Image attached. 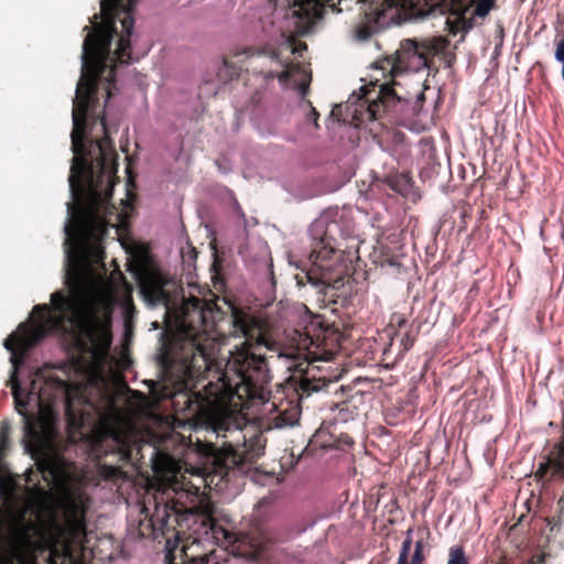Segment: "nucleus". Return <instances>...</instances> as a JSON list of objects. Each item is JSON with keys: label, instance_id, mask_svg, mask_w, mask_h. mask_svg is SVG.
<instances>
[{"label": "nucleus", "instance_id": "nucleus-30", "mask_svg": "<svg viewBox=\"0 0 564 564\" xmlns=\"http://www.w3.org/2000/svg\"><path fill=\"white\" fill-rule=\"evenodd\" d=\"M412 532H413V529L410 528L408 531H406V538L405 539H412Z\"/></svg>", "mask_w": 564, "mask_h": 564}, {"label": "nucleus", "instance_id": "nucleus-31", "mask_svg": "<svg viewBox=\"0 0 564 564\" xmlns=\"http://www.w3.org/2000/svg\"><path fill=\"white\" fill-rule=\"evenodd\" d=\"M4 494V487L2 481L0 480V497Z\"/></svg>", "mask_w": 564, "mask_h": 564}, {"label": "nucleus", "instance_id": "nucleus-25", "mask_svg": "<svg viewBox=\"0 0 564 564\" xmlns=\"http://www.w3.org/2000/svg\"><path fill=\"white\" fill-rule=\"evenodd\" d=\"M23 558H24L23 554L20 551L15 550V551H13L11 556L7 560V564H13L14 560L22 562Z\"/></svg>", "mask_w": 564, "mask_h": 564}, {"label": "nucleus", "instance_id": "nucleus-27", "mask_svg": "<svg viewBox=\"0 0 564 564\" xmlns=\"http://www.w3.org/2000/svg\"><path fill=\"white\" fill-rule=\"evenodd\" d=\"M546 555L544 553L534 555L527 564H544Z\"/></svg>", "mask_w": 564, "mask_h": 564}, {"label": "nucleus", "instance_id": "nucleus-8", "mask_svg": "<svg viewBox=\"0 0 564 564\" xmlns=\"http://www.w3.org/2000/svg\"><path fill=\"white\" fill-rule=\"evenodd\" d=\"M290 4V13L292 15L295 31L300 35L307 34L313 26L323 19L326 8L332 12L339 13L341 11L338 6L341 2H288Z\"/></svg>", "mask_w": 564, "mask_h": 564}, {"label": "nucleus", "instance_id": "nucleus-39", "mask_svg": "<svg viewBox=\"0 0 564 564\" xmlns=\"http://www.w3.org/2000/svg\"><path fill=\"white\" fill-rule=\"evenodd\" d=\"M393 335H395V336L399 335V330H394Z\"/></svg>", "mask_w": 564, "mask_h": 564}, {"label": "nucleus", "instance_id": "nucleus-23", "mask_svg": "<svg viewBox=\"0 0 564 564\" xmlns=\"http://www.w3.org/2000/svg\"><path fill=\"white\" fill-rule=\"evenodd\" d=\"M9 443L8 430L2 427L0 430V452H2Z\"/></svg>", "mask_w": 564, "mask_h": 564}, {"label": "nucleus", "instance_id": "nucleus-7", "mask_svg": "<svg viewBox=\"0 0 564 564\" xmlns=\"http://www.w3.org/2000/svg\"><path fill=\"white\" fill-rule=\"evenodd\" d=\"M289 539L290 535L283 534L279 527L256 524L248 532L239 533L236 539V547L240 556L257 560L271 545Z\"/></svg>", "mask_w": 564, "mask_h": 564}, {"label": "nucleus", "instance_id": "nucleus-21", "mask_svg": "<svg viewBox=\"0 0 564 564\" xmlns=\"http://www.w3.org/2000/svg\"><path fill=\"white\" fill-rule=\"evenodd\" d=\"M414 341H415V338L412 335L411 330H406L401 337V341H400L401 349H400L399 355H402V354L406 352L408 350H410L412 348Z\"/></svg>", "mask_w": 564, "mask_h": 564}, {"label": "nucleus", "instance_id": "nucleus-32", "mask_svg": "<svg viewBox=\"0 0 564 564\" xmlns=\"http://www.w3.org/2000/svg\"><path fill=\"white\" fill-rule=\"evenodd\" d=\"M424 99H425L424 94H423V93H421V94L419 95L417 102H421V101H423Z\"/></svg>", "mask_w": 564, "mask_h": 564}, {"label": "nucleus", "instance_id": "nucleus-17", "mask_svg": "<svg viewBox=\"0 0 564 564\" xmlns=\"http://www.w3.org/2000/svg\"><path fill=\"white\" fill-rule=\"evenodd\" d=\"M240 70V66H237L235 62L225 57L223 61V67L219 68L218 76L227 79H232L239 76Z\"/></svg>", "mask_w": 564, "mask_h": 564}, {"label": "nucleus", "instance_id": "nucleus-19", "mask_svg": "<svg viewBox=\"0 0 564 564\" xmlns=\"http://www.w3.org/2000/svg\"><path fill=\"white\" fill-rule=\"evenodd\" d=\"M425 560L424 555V542L423 540H419L415 542L414 546V553L412 555L411 561H406V564H422V562Z\"/></svg>", "mask_w": 564, "mask_h": 564}, {"label": "nucleus", "instance_id": "nucleus-22", "mask_svg": "<svg viewBox=\"0 0 564 564\" xmlns=\"http://www.w3.org/2000/svg\"><path fill=\"white\" fill-rule=\"evenodd\" d=\"M408 325V319L399 313H394L390 319V326H397L398 329H402Z\"/></svg>", "mask_w": 564, "mask_h": 564}, {"label": "nucleus", "instance_id": "nucleus-15", "mask_svg": "<svg viewBox=\"0 0 564 564\" xmlns=\"http://www.w3.org/2000/svg\"><path fill=\"white\" fill-rule=\"evenodd\" d=\"M387 183L394 192L404 195L411 187V177L408 174L389 176Z\"/></svg>", "mask_w": 564, "mask_h": 564}, {"label": "nucleus", "instance_id": "nucleus-13", "mask_svg": "<svg viewBox=\"0 0 564 564\" xmlns=\"http://www.w3.org/2000/svg\"><path fill=\"white\" fill-rule=\"evenodd\" d=\"M110 441L116 445L117 452L120 455V458L123 460H128L131 457V446L129 436L119 432L113 431L110 437Z\"/></svg>", "mask_w": 564, "mask_h": 564}, {"label": "nucleus", "instance_id": "nucleus-3", "mask_svg": "<svg viewBox=\"0 0 564 564\" xmlns=\"http://www.w3.org/2000/svg\"><path fill=\"white\" fill-rule=\"evenodd\" d=\"M360 20L355 36L366 41L375 33L393 24L417 23L427 19L446 17V30L460 42L476 25L482 24L496 2H360Z\"/></svg>", "mask_w": 564, "mask_h": 564}, {"label": "nucleus", "instance_id": "nucleus-26", "mask_svg": "<svg viewBox=\"0 0 564 564\" xmlns=\"http://www.w3.org/2000/svg\"><path fill=\"white\" fill-rule=\"evenodd\" d=\"M165 564H177L174 550L167 549V552L165 554Z\"/></svg>", "mask_w": 564, "mask_h": 564}, {"label": "nucleus", "instance_id": "nucleus-33", "mask_svg": "<svg viewBox=\"0 0 564 564\" xmlns=\"http://www.w3.org/2000/svg\"><path fill=\"white\" fill-rule=\"evenodd\" d=\"M39 491L42 496L46 497L47 496V491L42 489V488H39Z\"/></svg>", "mask_w": 564, "mask_h": 564}, {"label": "nucleus", "instance_id": "nucleus-34", "mask_svg": "<svg viewBox=\"0 0 564 564\" xmlns=\"http://www.w3.org/2000/svg\"><path fill=\"white\" fill-rule=\"evenodd\" d=\"M68 210H69V213H73V210H74V206L69 204V205H68Z\"/></svg>", "mask_w": 564, "mask_h": 564}, {"label": "nucleus", "instance_id": "nucleus-12", "mask_svg": "<svg viewBox=\"0 0 564 564\" xmlns=\"http://www.w3.org/2000/svg\"><path fill=\"white\" fill-rule=\"evenodd\" d=\"M365 393L358 391L346 400L336 404L334 411V421L347 423L357 419L366 409Z\"/></svg>", "mask_w": 564, "mask_h": 564}, {"label": "nucleus", "instance_id": "nucleus-38", "mask_svg": "<svg viewBox=\"0 0 564 564\" xmlns=\"http://www.w3.org/2000/svg\"><path fill=\"white\" fill-rule=\"evenodd\" d=\"M154 468H155V469H159V468H160L158 463H155V464H154Z\"/></svg>", "mask_w": 564, "mask_h": 564}, {"label": "nucleus", "instance_id": "nucleus-29", "mask_svg": "<svg viewBox=\"0 0 564 564\" xmlns=\"http://www.w3.org/2000/svg\"><path fill=\"white\" fill-rule=\"evenodd\" d=\"M242 55H246L247 57H248V56H250V50H246V51H243V52H241V53H236V54L234 55V57L239 58V57H240V56H242ZM240 61H241V59H238V62H240Z\"/></svg>", "mask_w": 564, "mask_h": 564}, {"label": "nucleus", "instance_id": "nucleus-10", "mask_svg": "<svg viewBox=\"0 0 564 564\" xmlns=\"http://www.w3.org/2000/svg\"><path fill=\"white\" fill-rule=\"evenodd\" d=\"M362 91V96L368 102L369 117L373 120L381 118L383 113L389 112L400 101L393 87L387 83L379 85L378 90L376 84H373L372 89L364 87Z\"/></svg>", "mask_w": 564, "mask_h": 564}, {"label": "nucleus", "instance_id": "nucleus-16", "mask_svg": "<svg viewBox=\"0 0 564 564\" xmlns=\"http://www.w3.org/2000/svg\"><path fill=\"white\" fill-rule=\"evenodd\" d=\"M147 295L153 301H165L167 299V293L164 290L163 285L159 282H151L143 286Z\"/></svg>", "mask_w": 564, "mask_h": 564}, {"label": "nucleus", "instance_id": "nucleus-9", "mask_svg": "<svg viewBox=\"0 0 564 564\" xmlns=\"http://www.w3.org/2000/svg\"><path fill=\"white\" fill-rule=\"evenodd\" d=\"M89 502V497L84 492H65L62 509L65 523L72 532L79 534L86 531V513Z\"/></svg>", "mask_w": 564, "mask_h": 564}, {"label": "nucleus", "instance_id": "nucleus-14", "mask_svg": "<svg viewBox=\"0 0 564 564\" xmlns=\"http://www.w3.org/2000/svg\"><path fill=\"white\" fill-rule=\"evenodd\" d=\"M37 469L47 485L54 484L59 477V469L57 465L51 459H43L37 462Z\"/></svg>", "mask_w": 564, "mask_h": 564}, {"label": "nucleus", "instance_id": "nucleus-1", "mask_svg": "<svg viewBox=\"0 0 564 564\" xmlns=\"http://www.w3.org/2000/svg\"><path fill=\"white\" fill-rule=\"evenodd\" d=\"M132 34H86L82 52V74L73 100L72 150L73 164L68 177L69 191L74 198L87 189L90 203L66 225V282L72 291L66 296L62 291L51 295L52 307L37 304L33 312L39 316L34 324L21 323L3 343L11 352L12 375L10 378L15 410L24 419L25 436L32 442H42L45 434L64 411L72 426L84 423L86 413L82 406L88 404L77 384L58 378L50 368L37 369L30 382L26 394L20 386L17 373L30 349L41 343L51 332H66L67 324L76 326L90 340L100 339L110 345V319L101 318L94 308L85 310L83 293L94 265H104L106 258L101 240L107 232V221L99 214L102 202L104 177L118 181V153L110 139V128L105 116L100 120L104 137L91 140L86 147L87 117L98 104L99 83L106 82L107 99L117 90L116 69L128 65L131 56Z\"/></svg>", "mask_w": 564, "mask_h": 564}, {"label": "nucleus", "instance_id": "nucleus-6", "mask_svg": "<svg viewBox=\"0 0 564 564\" xmlns=\"http://www.w3.org/2000/svg\"><path fill=\"white\" fill-rule=\"evenodd\" d=\"M183 496H186L185 491H177L171 487L155 491L153 496L154 510L150 516L154 531H160L162 535L170 532L178 534L176 528H182V522L187 514L193 513V508L182 502Z\"/></svg>", "mask_w": 564, "mask_h": 564}, {"label": "nucleus", "instance_id": "nucleus-37", "mask_svg": "<svg viewBox=\"0 0 564 564\" xmlns=\"http://www.w3.org/2000/svg\"><path fill=\"white\" fill-rule=\"evenodd\" d=\"M300 47L306 48V44H300Z\"/></svg>", "mask_w": 564, "mask_h": 564}, {"label": "nucleus", "instance_id": "nucleus-24", "mask_svg": "<svg viewBox=\"0 0 564 564\" xmlns=\"http://www.w3.org/2000/svg\"><path fill=\"white\" fill-rule=\"evenodd\" d=\"M307 105L310 106L311 110H310V113L307 115V119L308 120H312L315 124V127H318V123H317V119L319 117V113L317 112V110L313 107L312 102L308 100L307 101Z\"/></svg>", "mask_w": 564, "mask_h": 564}, {"label": "nucleus", "instance_id": "nucleus-4", "mask_svg": "<svg viewBox=\"0 0 564 564\" xmlns=\"http://www.w3.org/2000/svg\"><path fill=\"white\" fill-rule=\"evenodd\" d=\"M311 232L314 241L310 253L311 267L296 274L297 284L328 286L347 271L338 242V238H344V232L337 220L324 219L314 223Z\"/></svg>", "mask_w": 564, "mask_h": 564}, {"label": "nucleus", "instance_id": "nucleus-35", "mask_svg": "<svg viewBox=\"0 0 564 564\" xmlns=\"http://www.w3.org/2000/svg\"><path fill=\"white\" fill-rule=\"evenodd\" d=\"M271 58H272V59L278 58V56H276V54H275L274 52L271 54Z\"/></svg>", "mask_w": 564, "mask_h": 564}, {"label": "nucleus", "instance_id": "nucleus-5", "mask_svg": "<svg viewBox=\"0 0 564 564\" xmlns=\"http://www.w3.org/2000/svg\"><path fill=\"white\" fill-rule=\"evenodd\" d=\"M434 57H440L445 67L451 68L456 61V53L451 48V41L442 35L423 39H405L399 50L389 57L377 62V68L389 72L392 77L403 72L417 73L424 68L437 72Z\"/></svg>", "mask_w": 564, "mask_h": 564}, {"label": "nucleus", "instance_id": "nucleus-11", "mask_svg": "<svg viewBox=\"0 0 564 564\" xmlns=\"http://www.w3.org/2000/svg\"><path fill=\"white\" fill-rule=\"evenodd\" d=\"M281 66L284 67V69L281 73H276L273 70L263 72V78L268 83L274 78H278V80L282 85H286L290 82H294L296 89L300 91L302 97H305L308 93V87L312 80L311 74L306 73L303 65L300 63H285L279 61Z\"/></svg>", "mask_w": 564, "mask_h": 564}, {"label": "nucleus", "instance_id": "nucleus-20", "mask_svg": "<svg viewBox=\"0 0 564 564\" xmlns=\"http://www.w3.org/2000/svg\"><path fill=\"white\" fill-rule=\"evenodd\" d=\"M412 547V539H404L397 564H406Z\"/></svg>", "mask_w": 564, "mask_h": 564}, {"label": "nucleus", "instance_id": "nucleus-36", "mask_svg": "<svg viewBox=\"0 0 564 564\" xmlns=\"http://www.w3.org/2000/svg\"><path fill=\"white\" fill-rule=\"evenodd\" d=\"M297 51H299V47H297V46H294V47H293V50H292V52H293V53H295V52H297Z\"/></svg>", "mask_w": 564, "mask_h": 564}, {"label": "nucleus", "instance_id": "nucleus-18", "mask_svg": "<svg viewBox=\"0 0 564 564\" xmlns=\"http://www.w3.org/2000/svg\"><path fill=\"white\" fill-rule=\"evenodd\" d=\"M447 564H469L463 546L455 545L449 549Z\"/></svg>", "mask_w": 564, "mask_h": 564}, {"label": "nucleus", "instance_id": "nucleus-28", "mask_svg": "<svg viewBox=\"0 0 564 564\" xmlns=\"http://www.w3.org/2000/svg\"><path fill=\"white\" fill-rule=\"evenodd\" d=\"M261 99H262V95L259 91H256L251 97V102L254 105H258V104H260Z\"/></svg>", "mask_w": 564, "mask_h": 564}, {"label": "nucleus", "instance_id": "nucleus-2", "mask_svg": "<svg viewBox=\"0 0 564 564\" xmlns=\"http://www.w3.org/2000/svg\"><path fill=\"white\" fill-rule=\"evenodd\" d=\"M236 334L245 338L228 357L223 370H213L215 340L207 329L208 304L191 295L175 310V359L184 367L182 389L173 395L176 413L186 420L207 424L217 438H224L215 457L220 473L242 470L238 452L245 417L237 409L254 401L270 404L276 427L299 422L303 401L332 382L315 361H328L340 348L339 336L329 328L300 335L296 349L285 350L273 337L264 318L230 305Z\"/></svg>", "mask_w": 564, "mask_h": 564}]
</instances>
